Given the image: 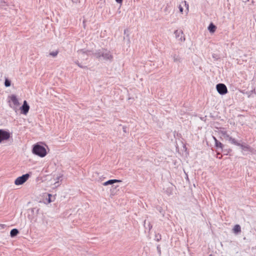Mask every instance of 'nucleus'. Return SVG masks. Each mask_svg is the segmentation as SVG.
I'll return each instance as SVG.
<instances>
[{"mask_svg": "<svg viewBox=\"0 0 256 256\" xmlns=\"http://www.w3.org/2000/svg\"><path fill=\"white\" fill-rule=\"evenodd\" d=\"M178 8H179V10L180 12L182 13V12H183V8H182V6L181 5H180L178 6Z\"/></svg>", "mask_w": 256, "mask_h": 256, "instance_id": "22", "label": "nucleus"}, {"mask_svg": "<svg viewBox=\"0 0 256 256\" xmlns=\"http://www.w3.org/2000/svg\"><path fill=\"white\" fill-rule=\"evenodd\" d=\"M95 55L98 58L102 57L106 60L112 61L113 59V56L111 52L106 50H102L95 53Z\"/></svg>", "mask_w": 256, "mask_h": 256, "instance_id": "3", "label": "nucleus"}, {"mask_svg": "<svg viewBox=\"0 0 256 256\" xmlns=\"http://www.w3.org/2000/svg\"><path fill=\"white\" fill-rule=\"evenodd\" d=\"M208 30L210 32L213 33L216 30V26L212 23H211L208 26Z\"/></svg>", "mask_w": 256, "mask_h": 256, "instance_id": "15", "label": "nucleus"}, {"mask_svg": "<svg viewBox=\"0 0 256 256\" xmlns=\"http://www.w3.org/2000/svg\"><path fill=\"white\" fill-rule=\"evenodd\" d=\"M184 4H185L186 6V7L187 10H188V4L186 2V1H184Z\"/></svg>", "mask_w": 256, "mask_h": 256, "instance_id": "23", "label": "nucleus"}, {"mask_svg": "<svg viewBox=\"0 0 256 256\" xmlns=\"http://www.w3.org/2000/svg\"><path fill=\"white\" fill-rule=\"evenodd\" d=\"M75 63H76L77 65H78V64H80V63H79V62H78V61H76V62H75Z\"/></svg>", "mask_w": 256, "mask_h": 256, "instance_id": "27", "label": "nucleus"}, {"mask_svg": "<svg viewBox=\"0 0 256 256\" xmlns=\"http://www.w3.org/2000/svg\"><path fill=\"white\" fill-rule=\"evenodd\" d=\"M124 131L125 132L126 131V130H125V128H124Z\"/></svg>", "mask_w": 256, "mask_h": 256, "instance_id": "29", "label": "nucleus"}, {"mask_svg": "<svg viewBox=\"0 0 256 256\" xmlns=\"http://www.w3.org/2000/svg\"><path fill=\"white\" fill-rule=\"evenodd\" d=\"M216 88L218 92L220 94H224L228 92L226 86L223 84H218L216 86Z\"/></svg>", "mask_w": 256, "mask_h": 256, "instance_id": "6", "label": "nucleus"}, {"mask_svg": "<svg viewBox=\"0 0 256 256\" xmlns=\"http://www.w3.org/2000/svg\"><path fill=\"white\" fill-rule=\"evenodd\" d=\"M32 152L42 158L44 157L46 154V150L45 148L38 144L34 145Z\"/></svg>", "mask_w": 256, "mask_h": 256, "instance_id": "2", "label": "nucleus"}, {"mask_svg": "<svg viewBox=\"0 0 256 256\" xmlns=\"http://www.w3.org/2000/svg\"><path fill=\"white\" fill-rule=\"evenodd\" d=\"M58 51H54L50 53V55L53 57H56L58 55Z\"/></svg>", "mask_w": 256, "mask_h": 256, "instance_id": "20", "label": "nucleus"}, {"mask_svg": "<svg viewBox=\"0 0 256 256\" xmlns=\"http://www.w3.org/2000/svg\"><path fill=\"white\" fill-rule=\"evenodd\" d=\"M233 232L235 234H238L241 232V228L240 225L236 224L233 228Z\"/></svg>", "mask_w": 256, "mask_h": 256, "instance_id": "16", "label": "nucleus"}, {"mask_svg": "<svg viewBox=\"0 0 256 256\" xmlns=\"http://www.w3.org/2000/svg\"><path fill=\"white\" fill-rule=\"evenodd\" d=\"M214 142H216V140H217L215 137H213Z\"/></svg>", "mask_w": 256, "mask_h": 256, "instance_id": "28", "label": "nucleus"}, {"mask_svg": "<svg viewBox=\"0 0 256 256\" xmlns=\"http://www.w3.org/2000/svg\"><path fill=\"white\" fill-rule=\"evenodd\" d=\"M11 134L9 132L2 129H0V143L4 140H8L10 137Z\"/></svg>", "mask_w": 256, "mask_h": 256, "instance_id": "5", "label": "nucleus"}, {"mask_svg": "<svg viewBox=\"0 0 256 256\" xmlns=\"http://www.w3.org/2000/svg\"><path fill=\"white\" fill-rule=\"evenodd\" d=\"M72 1L74 3H78L80 2V0H72Z\"/></svg>", "mask_w": 256, "mask_h": 256, "instance_id": "25", "label": "nucleus"}, {"mask_svg": "<svg viewBox=\"0 0 256 256\" xmlns=\"http://www.w3.org/2000/svg\"><path fill=\"white\" fill-rule=\"evenodd\" d=\"M215 146L217 148H220L221 149H222L223 148L222 144L218 140H216Z\"/></svg>", "mask_w": 256, "mask_h": 256, "instance_id": "18", "label": "nucleus"}, {"mask_svg": "<svg viewBox=\"0 0 256 256\" xmlns=\"http://www.w3.org/2000/svg\"><path fill=\"white\" fill-rule=\"evenodd\" d=\"M9 106L12 108L17 113L18 110L20 102L16 96L14 94H12L8 97Z\"/></svg>", "mask_w": 256, "mask_h": 256, "instance_id": "1", "label": "nucleus"}, {"mask_svg": "<svg viewBox=\"0 0 256 256\" xmlns=\"http://www.w3.org/2000/svg\"><path fill=\"white\" fill-rule=\"evenodd\" d=\"M116 2L118 4H122V0H116Z\"/></svg>", "mask_w": 256, "mask_h": 256, "instance_id": "24", "label": "nucleus"}, {"mask_svg": "<svg viewBox=\"0 0 256 256\" xmlns=\"http://www.w3.org/2000/svg\"><path fill=\"white\" fill-rule=\"evenodd\" d=\"M172 57L173 59V60L175 62H182V58L180 56L176 54H173L172 55Z\"/></svg>", "mask_w": 256, "mask_h": 256, "instance_id": "12", "label": "nucleus"}, {"mask_svg": "<svg viewBox=\"0 0 256 256\" xmlns=\"http://www.w3.org/2000/svg\"><path fill=\"white\" fill-rule=\"evenodd\" d=\"M174 34L176 38L180 42H184L185 40L184 35L182 30H176Z\"/></svg>", "mask_w": 256, "mask_h": 256, "instance_id": "7", "label": "nucleus"}, {"mask_svg": "<svg viewBox=\"0 0 256 256\" xmlns=\"http://www.w3.org/2000/svg\"><path fill=\"white\" fill-rule=\"evenodd\" d=\"M30 175L28 174H23L22 176L17 178L14 180V184L19 186L24 184L30 178Z\"/></svg>", "mask_w": 256, "mask_h": 256, "instance_id": "4", "label": "nucleus"}, {"mask_svg": "<svg viewBox=\"0 0 256 256\" xmlns=\"http://www.w3.org/2000/svg\"><path fill=\"white\" fill-rule=\"evenodd\" d=\"M210 256H212V255H210Z\"/></svg>", "mask_w": 256, "mask_h": 256, "instance_id": "31", "label": "nucleus"}, {"mask_svg": "<svg viewBox=\"0 0 256 256\" xmlns=\"http://www.w3.org/2000/svg\"><path fill=\"white\" fill-rule=\"evenodd\" d=\"M124 131L125 132L126 131V130H125V128H124Z\"/></svg>", "mask_w": 256, "mask_h": 256, "instance_id": "30", "label": "nucleus"}, {"mask_svg": "<svg viewBox=\"0 0 256 256\" xmlns=\"http://www.w3.org/2000/svg\"><path fill=\"white\" fill-rule=\"evenodd\" d=\"M122 182V180H108L104 182L103 184V185L106 186H108L109 184H114V183H116V182Z\"/></svg>", "mask_w": 256, "mask_h": 256, "instance_id": "13", "label": "nucleus"}, {"mask_svg": "<svg viewBox=\"0 0 256 256\" xmlns=\"http://www.w3.org/2000/svg\"><path fill=\"white\" fill-rule=\"evenodd\" d=\"M78 58L82 60L87 59L88 54L87 52H84L83 50H80L78 51Z\"/></svg>", "mask_w": 256, "mask_h": 256, "instance_id": "10", "label": "nucleus"}, {"mask_svg": "<svg viewBox=\"0 0 256 256\" xmlns=\"http://www.w3.org/2000/svg\"><path fill=\"white\" fill-rule=\"evenodd\" d=\"M20 109L21 110V113L22 114L26 115L28 113L30 109V106L28 105L26 100H24V102L22 106L21 107H20Z\"/></svg>", "mask_w": 256, "mask_h": 256, "instance_id": "8", "label": "nucleus"}, {"mask_svg": "<svg viewBox=\"0 0 256 256\" xmlns=\"http://www.w3.org/2000/svg\"><path fill=\"white\" fill-rule=\"evenodd\" d=\"M79 67L81 68H84V66H83L82 65H81L80 64H78V65Z\"/></svg>", "mask_w": 256, "mask_h": 256, "instance_id": "26", "label": "nucleus"}, {"mask_svg": "<svg viewBox=\"0 0 256 256\" xmlns=\"http://www.w3.org/2000/svg\"><path fill=\"white\" fill-rule=\"evenodd\" d=\"M6 5V2L4 0H0V8Z\"/></svg>", "mask_w": 256, "mask_h": 256, "instance_id": "21", "label": "nucleus"}, {"mask_svg": "<svg viewBox=\"0 0 256 256\" xmlns=\"http://www.w3.org/2000/svg\"><path fill=\"white\" fill-rule=\"evenodd\" d=\"M239 146H240L242 150L244 152H248L251 153H253L254 152V150L253 148H251L248 144H240Z\"/></svg>", "mask_w": 256, "mask_h": 256, "instance_id": "9", "label": "nucleus"}, {"mask_svg": "<svg viewBox=\"0 0 256 256\" xmlns=\"http://www.w3.org/2000/svg\"><path fill=\"white\" fill-rule=\"evenodd\" d=\"M218 132L222 136H223L224 138L226 140H228L230 136L228 134L227 132L225 130L224 128L222 130H220Z\"/></svg>", "mask_w": 256, "mask_h": 256, "instance_id": "11", "label": "nucleus"}, {"mask_svg": "<svg viewBox=\"0 0 256 256\" xmlns=\"http://www.w3.org/2000/svg\"><path fill=\"white\" fill-rule=\"evenodd\" d=\"M11 82L8 78L5 79L4 86L6 87H8L10 86Z\"/></svg>", "mask_w": 256, "mask_h": 256, "instance_id": "19", "label": "nucleus"}, {"mask_svg": "<svg viewBox=\"0 0 256 256\" xmlns=\"http://www.w3.org/2000/svg\"><path fill=\"white\" fill-rule=\"evenodd\" d=\"M228 140L232 144H235L238 146H240V144L234 138H232L231 136H230Z\"/></svg>", "mask_w": 256, "mask_h": 256, "instance_id": "14", "label": "nucleus"}, {"mask_svg": "<svg viewBox=\"0 0 256 256\" xmlns=\"http://www.w3.org/2000/svg\"><path fill=\"white\" fill-rule=\"evenodd\" d=\"M18 230L16 228H14L11 230V231L10 232V234L12 237H14V236H16L18 234Z\"/></svg>", "mask_w": 256, "mask_h": 256, "instance_id": "17", "label": "nucleus"}]
</instances>
